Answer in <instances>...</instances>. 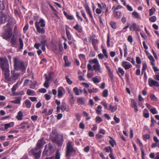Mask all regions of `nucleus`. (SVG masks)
Instances as JSON below:
<instances>
[{"label": "nucleus", "instance_id": "40", "mask_svg": "<svg viewBox=\"0 0 159 159\" xmlns=\"http://www.w3.org/2000/svg\"><path fill=\"white\" fill-rule=\"evenodd\" d=\"M150 97L152 101H157L158 99L154 95L151 94Z\"/></svg>", "mask_w": 159, "mask_h": 159}, {"label": "nucleus", "instance_id": "29", "mask_svg": "<svg viewBox=\"0 0 159 159\" xmlns=\"http://www.w3.org/2000/svg\"><path fill=\"white\" fill-rule=\"evenodd\" d=\"M89 93H97L98 90L97 88H93L92 89H89L88 90Z\"/></svg>", "mask_w": 159, "mask_h": 159}, {"label": "nucleus", "instance_id": "19", "mask_svg": "<svg viewBox=\"0 0 159 159\" xmlns=\"http://www.w3.org/2000/svg\"><path fill=\"white\" fill-rule=\"evenodd\" d=\"M61 109L63 111H69L68 109H66V105L65 103H62L61 107Z\"/></svg>", "mask_w": 159, "mask_h": 159}, {"label": "nucleus", "instance_id": "30", "mask_svg": "<svg viewBox=\"0 0 159 159\" xmlns=\"http://www.w3.org/2000/svg\"><path fill=\"white\" fill-rule=\"evenodd\" d=\"M102 108V107L100 105H98L97 107V109L96 110V113L100 115L101 114V110Z\"/></svg>", "mask_w": 159, "mask_h": 159}, {"label": "nucleus", "instance_id": "52", "mask_svg": "<svg viewBox=\"0 0 159 159\" xmlns=\"http://www.w3.org/2000/svg\"><path fill=\"white\" fill-rule=\"evenodd\" d=\"M133 106L134 107L135 109V111L137 112L138 111V109L137 108V103L135 102H133Z\"/></svg>", "mask_w": 159, "mask_h": 159}, {"label": "nucleus", "instance_id": "62", "mask_svg": "<svg viewBox=\"0 0 159 159\" xmlns=\"http://www.w3.org/2000/svg\"><path fill=\"white\" fill-rule=\"evenodd\" d=\"M96 136L99 139H101L103 137V136L102 135H101L100 133H99L98 134H97L96 135Z\"/></svg>", "mask_w": 159, "mask_h": 159}, {"label": "nucleus", "instance_id": "21", "mask_svg": "<svg viewBox=\"0 0 159 159\" xmlns=\"http://www.w3.org/2000/svg\"><path fill=\"white\" fill-rule=\"evenodd\" d=\"M117 105H116L114 106H112L111 105L109 106V109L111 110L112 112H114L117 110Z\"/></svg>", "mask_w": 159, "mask_h": 159}, {"label": "nucleus", "instance_id": "1", "mask_svg": "<svg viewBox=\"0 0 159 159\" xmlns=\"http://www.w3.org/2000/svg\"><path fill=\"white\" fill-rule=\"evenodd\" d=\"M55 150V148L50 143L47 144L45 146V148L43 153V155L44 156H49L52 154Z\"/></svg>", "mask_w": 159, "mask_h": 159}, {"label": "nucleus", "instance_id": "10", "mask_svg": "<svg viewBox=\"0 0 159 159\" xmlns=\"http://www.w3.org/2000/svg\"><path fill=\"white\" fill-rule=\"evenodd\" d=\"M17 38L16 35L14 34L11 39V45L14 47H16Z\"/></svg>", "mask_w": 159, "mask_h": 159}, {"label": "nucleus", "instance_id": "7", "mask_svg": "<svg viewBox=\"0 0 159 159\" xmlns=\"http://www.w3.org/2000/svg\"><path fill=\"white\" fill-rule=\"evenodd\" d=\"M4 76L5 78L4 81L5 82L9 83V82L10 81L9 69L8 70H4ZM8 85L9 87L10 86V84L9 83H8Z\"/></svg>", "mask_w": 159, "mask_h": 159}, {"label": "nucleus", "instance_id": "41", "mask_svg": "<svg viewBox=\"0 0 159 159\" xmlns=\"http://www.w3.org/2000/svg\"><path fill=\"white\" fill-rule=\"evenodd\" d=\"M155 11V9L152 7L151 9H150L149 10V16H151Z\"/></svg>", "mask_w": 159, "mask_h": 159}, {"label": "nucleus", "instance_id": "16", "mask_svg": "<svg viewBox=\"0 0 159 159\" xmlns=\"http://www.w3.org/2000/svg\"><path fill=\"white\" fill-rule=\"evenodd\" d=\"M12 75L11 77V78L14 80H17L19 76L20 75L19 73H15L14 72L12 73L11 72Z\"/></svg>", "mask_w": 159, "mask_h": 159}, {"label": "nucleus", "instance_id": "49", "mask_svg": "<svg viewBox=\"0 0 159 159\" xmlns=\"http://www.w3.org/2000/svg\"><path fill=\"white\" fill-rule=\"evenodd\" d=\"M63 95V93L62 90L61 89H58V97L59 98H61V97Z\"/></svg>", "mask_w": 159, "mask_h": 159}, {"label": "nucleus", "instance_id": "39", "mask_svg": "<svg viewBox=\"0 0 159 159\" xmlns=\"http://www.w3.org/2000/svg\"><path fill=\"white\" fill-rule=\"evenodd\" d=\"M60 155L58 150H57L56 152L55 159H60Z\"/></svg>", "mask_w": 159, "mask_h": 159}, {"label": "nucleus", "instance_id": "42", "mask_svg": "<svg viewBox=\"0 0 159 159\" xmlns=\"http://www.w3.org/2000/svg\"><path fill=\"white\" fill-rule=\"evenodd\" d=\"M105 150L106 152H108L109 151H110L111 153L112 152V150L110 146L105 148Z\"/></svg>", "mask_w": 159, "mask_h": 159}, {"label": "nucleus", "instance_id": "48", "mask_svg": "<svg viewBox=\"0 0 159 159\" xmlns=\"http://www.w3.org/2000/svg\"><path fill=\"white\" fill-rule=\"evenodd\" d=\"M157 20L156 17L155 16H153L149 18V20L150 21L152 22H155Z\"/></svg>", "mask_w": 159, "mask_h": 159}, {"label": "nucleus", "instance_id": "14", "mask_svg": "<svg viewBox=\"0 0 159 159\" xmlns=\"http://www.w3.org/2000/svg\"><path fill=\"white\" fill-rule=\"evenodd\" d=\"M130 30L131 31L135 30L136 31H140V28L139 26L137 25L135 23L133 24L130 27Z\"/></svg>", "mask_w": 159, "mask_h": 159}, {"label": "nucleus", "instance_id": "32", "mask_svg": "<svg viewBox=\"0 0 159 159\" xmlns=\"http://www.w3.org/2000/svg\"><path fill=\"white\" fill-rule=\"evenodd\" d=\"M19 42L20 43V47H19V49L20 50H21L22 49L23 47V41L22 40V39L20 38L19 39Z\"/></svg>", "mask_w": 159, "mask_h": 159}, {"label": "nucleus", "instance_id": "34", "mask_svg": "<svg viewBox=\"0 0 159 159\" xmlns=\"http://www.w3.org/2000/svg\"><path fill=\"white\" fill-rule=\"evenodd\" d=\"M20 99L19 98H17L15 100L12 101L11 102L15 104H20Z\"/></svg>", "mask_w": 159, "mask_h": 159}, {"label": "nucleus", "instance_id": "20", "mask_svg": "<svg viewBox=\"0 0 159 159\" xmlns=\"http://www.w3.org/2000/svg\"><path fill=\"white\" fill-rule=\"evenodd\" d=\"M109 137L111 139V140H109V142L110 144L112 147H114V145L116 144V143L115 140L113 139V138L109 136Z\"/></svg>", "mask_w": 159, "mask_h": 159}, {"label": "nucleus", "instance_id": "11", "mask_svg": "<svg viewBox=\"0 0 159 159\" xmlns=\"http://www.w3.org/2000/svg\"><path fill=\"white\" fill-rule=\"evenodd\" d=\"M35 24L37 31L39 33L43 34L45 33V30L43 28H41L39 25V22H35Z\"/></svg>", "mask_w": 159, "mask_h": 159}, {"label": "nucleus", "instance_id": "58", "mask_svg": "<svg viewBox=\"0 0 159 159\" xmlns=\"http://www.w3.org/2000/svg\"><path fill=\"white\" fill-rule=\"evenodd\" d=\"M101 104L102 105L105 107V108L107 109V105L105 101H102L101 102Z\"/></svg>", "mask_w": 159, "mask_h": 159}, {"label": "nucleus", "instance_id": "56", "mask_svg": "<svg viewBox=\"0 0 159 159\" xmlns=\"http://www.w3.org/2000/svg\"><path fill=\"white\" fill-rule=\"evenodd\" d=\"M66 79L68 84H72L73 82L71 80H70L69 78L68 77L66 76Z\"/></svg>", "mask_w": 159, "mask_h": 159}, {"label": "nucleus", "instance_id": "60", "mask_svg": "<svg viewBox=\"0 0 159 159\" xmlns=\"http://www.w3.org/2000/svg\"><path fill=\"white\" fill-rule=\"evenodd\" d=\"M118 70L119 72L122 75H123L124 74V71L123 69L121 68H119Z\"/></svg>", "mask_w": 159, "mask_h": 159}, {"label": "nucleus", "instance_id": "27", "mask_svg": "<svg viewBox=\"0 0 159 159\" xmlns=\"http://www.w3.org/2000/svg\"><path fill=\"white\" fill-rule=\"evenodd\" d=\"M121 13L120 12L115 11L114 12V16L117 18H119L120 17Z\"/></svg>", "mask_w": 159, "mask_h": 159}, {"label": "nucleus", "instance_id": "24", "mask_svg": "<svg viewBox=\"0 0 159 159\" xmlns=\"http://www.w3.org/2000/svg\"><path fill=\"white\" fill-rule=\"evenodd\" d=\"M36 22H39V25L40 23V26L41 27H43L45 26V22L43 19H40L39 22L36 21Z\"/></svg>", "mask_w": 159, "mask_h": 159}, {"label": "nucleus", "instance_id": "51", "mask_svg": "<svg viewBox=\"0 0 159 159\" xmlns=\"http://www.w3.org/2000/svg\"><path fill=\"white\" fill-rule=\"evenodd\" d=\"M110 25L111 27L113 29H115L116 28V23L114 22H111L110 23Z\"/></svg>", "mask_w": 159, "mask_h": 159}, {"label": "nucleus", "instance_id": "38", "mask_svg": "<svg viewBox=\"0 0 159 159\" xmlns=\"http://www.w3.org/2000/svg\"><path fill=\"white\" fill-rule=\"evenodd\" d=\"M95 120L96 122L99 123L102 121V119L100 117L98 116L96 118Z\"/></svg>", "mask_w": 159, "mask_h": 159}, {"label": "nucleus", "instance_id": "4", "mask_svg": "<svg viewBox=\"0 0 159 159\" xmlns=\"http://www.w3.org/2000/svg\"><path fill=\"white\" fill-rule=\"evenodd\" d=\"M3 28L5 33L3 34V38L9 41L10 40V24L8 23Z\"/></svg>", "mask_w": 159, "mask_h": 159}, {"label": "nucleus", "instance_id": "13", "mask_svg": "<svg viewBox=\"0 0 159 159\" xmlns=\"http://www.w3.org/2000/svg\"><path fill=\"white\" fill-rule=\"evenodd\" d=\"M7 16L6 15L3 14L2 12L0 13V23H5L6 20Z\"/></svg>", "mask_w": 159, "mask_h": 159}, {"label": "nucleus", "instance_id": "63", "mask_svg": "<svg viewBox=\"0 0 159 159\" xmlns=\"http://www.w3.org/2000/svg\"><path fill=\"white\" fill-rule=\"evenodd\" d=\"M29 99L32 102L37 101V98L35 97H30Z\"/></svg>", "mask_w": 159, "mask_h": 159}, {"label": "nucleus", "instance_id": "18", "mask_svg": "<svg viewBox=\"0 0 159 159\" xmlns=\"http://www.w3.org/2000/svg\"><path fill=\"white\" fill-rule=\"evenodd\" d=\"M56 141L58 145L61 146L63 143V137L62 136H61L60 138H58V139H56Z\"/></svg>", "mask_w": 159, "mask_h": 159}, {"label": "nucleus", "instance_id": "64", "mask_svg": "<svg viewBox=\"0 0 159 159\" xmlns=\"http://www.w3.org/2000/svg\"><path fill=\"white\" fill-rule=\"evenodd\" d=\"M44 96L45 97V99L47 100H48L50 99V96L48 94H45Z\"/></svg>", "mask_w": 159, "mask_h": 159}, {"label": "nucleus", "instance_id": "2", "mask_svg": "<svg viewBox=\"0 0 159 159\" xmlns=\"http://www.w3.org/2000/svg\"><path fill=\"white\" fill-rule=\"evenodd\" d=\"M76 150L73 148V144L72 142L69 141L67 144L66 147V156L67 157L69 156L71 154L75 152Z\"/></svg>", "mask_w": 159, "mask_h": 159}, {"label": "nucleus", "instance_id": "25", "mask_svg": "<svg viewBox=\"0 0 159 159\" xmlns=\"http://www.w3.org/2000/svg\"><path fill=\"white\" fill-rule=\"evenodd\" d=\"M73 28L79 32L81 33L82 32V30L81 27L79 26L78 24L74 26Z\"/></svg>", "mask_w": 159, "mask_h": 159}, {"label": "nucleus", "instance_id": "43", "mask_svg": "<svg viewBox=\"0 0 159 159\" xmlns=\"http://www.w3.org/2000/svg\"><path fill=\"white\" fill-rule=\"evenodd\" d=\"M147 68V64L146 63H144L143 64V68L142 69V74H143V73L144 72L145 70Z\"/></svg>", "mask_w": 159, "mask_h": 159}, {"label": "nucleus", "instance_id": "33", "mask_svg": "<svg viewBox=\"0 0 159 159\" xmlns=\"http://www.w3.org/2000/svg\"><path fill=\"white\" fill-rule=\"evenodd\" d=\"M29 83H32V81L30 80H26L24 82V85L27 86L29 85Z\"/></svg>", "mask_w": 159, "mask_h": 159}, {"label": "nucleus", "instance_id": "12", "mask_svg": "<svg viewBox=\"0 0 159 159\" xmlns=\"http://www.w3.org/2000/svg\"><path fill=\"white\" fill-rule=\"evenodd\" d=\"M19 84V82L18 81L16 84H15L11 89L12 93L11 94L12 96H16L17 94V93L15 92V91L18 88V85Z\"/></svg>", "mask_w": 159, "mask_h": 159}, {"label": "nucleus", "instance_id": "23", "mask_svg": "<svg viewBox=\"0 0 159 159\" xmlns=\"http://www.w3.org/2000/svg\"><path fill=\"white\" fill-rule=\"evenodd\" d=\"M85 7L87 12L91 18L92 17V16L90 10L89 8L88 5H86L85 6Z\"/></svg>", "mask_w": 159, "mask_h": 159}, {"label": "nucleus", "instance_id": "61", "mask_svg": "<svg viewBox=\"0 0 159 159\" xmlns=\"http://www.w3.org/2000/svg\"><path fill=\"white\" fill-rule=\"evenodd\" d=\"M114 119L116 123H118L120 122V119L117 117L116 115H115L114 116Z\"/></svg>", "mask_w": 159, "mask_h": 159}, {"label": "nucleus", "instance_id": "57", "mask_svg": "<svg viewBox=\"0 0 159 159\" xmlns=\"http://www.w3.org/2000/svg\"><path fill=\"white\" fill-rule=\"evenodd\" d=\"M136 62L137 63L140 64L141 62V61L140 57H137L136 58Z\"/></svg>", "mask_w": 159, "mask_h": 159}, {"label": "nucleus", "instance_id": "53", "mask_svg": "<svg viewBox=\"0 0 159 159\" xmlns=\"http://www.w3.org/2000/svg\"><path fill=\"white\" fill-rule=\"evenodd\" d=\"M124 56L125 57H127V46L125 45V48L124 49Z\"/></svg>", "mask_w": 159, "mask_h": 159}, {"label": "nucleus", "instance_id": "22", "mask_svg": "<svg viewBox=\"0 0 159 159\" xmlns=\"http://www.w3.org/2000/svg\"><path fill=\"white\" fill-rule=\"evenodd\" d=\"M23 113L21 111H19L16 116V118L18 120H21L22 119Z\"/></svg>", "mask_w": 159, "mask_h": 159}, {"label": "nucleus", "instance_id": "45", "mask_svg": "<svg viewBox=\"0 0 159 159\" xmlns=\"http://www.w3.org/2000/svg\"><path fill=\"white\" fill-rule=\"evenodd\" d=\"M89 62L91 63H93L96 64H99L97 59L95 58L93 60H90Z\"/></svg>", "mask_w": 159, "mask_h": 159}, {"label": "nucleus", "instance_id": "50", "mask_svg": "<svg viewBox=\"0 0 159 159\" xmlns=\"http://www.w3.org/2000/svg\"><path fill=\"white\" fill-rule=\"evenodd\" d=\"M127 60L130 61L133 64H134L135 63L134 60L132 58L128 57L127 58Z\"/></svg>", "mask_w": 159, "mask_h": 159}, {"label": "nucleus", "instance_id": "31", "mask_svg": "<svg viewBox=\"0 0 159 159\" xmlns=\"http://www.w3.org/2000/svg\"><path fill=\"white\" fill-rule=\"evenodd\" d=\"M25 104L26 105V107L27 108H30L31 107V102H30L28 100H26L25 102Z\"/></svg>", "mask_w": 159, "mask_h": 159}, {"label": "nucleus", "instance_id": "36", "mask_svg": "<svg viewBox=\"0 0 159 159\" xmlns=\"http://www.w3.org/2000/svg\"><path fill=\"white\" fill-rule=\"evenodd\" d=\"M73 92L75 93L76 95H78L80 94V93L79 92V90L78 88L76 87H75L73 89Z\"/></svg>", "mask_w": 159, "mask_h": 159}, {"label": "nucleus", "instance_id": "9", "mask_svg": "<svg viewBox=\"0 0 159 159\" xmlns=\"http://www.w3.org/2000/svg\"><path fill=\"white\" fill-rule=\"evenodd\" d=\"M148 84L151 87L153 86L157 87L159 86V83L158 82L152 79L151 78H149L148 79Z\"/></svg>", "mask_w": 159, "mask_h": 159}, {"label": "nucleus", "instance_id": "6", "mask_svg": "<svg viewBox=\"0 0 159 159\" xmlns=\"http://www.w3.org/2000/svg\"><path fill=\"white\" fill-rule=\"evenodd\" d=\"M31 151L35 159H38L40 157L41 152L40 149L35 148L34 149H32Z\"/></svg>", "mask_w": 159, "mask_h": 159}, {"label": "nucleus", "instance_id": "46", "mask_svg": "<svg viewBox=\"0 0 159 159\" xmlns=\"http://www.w3.org/2000/svg\"><path fill=\"white\" fill-rule=\"evenodd\" d=\"M102 52L104 56L107 58H108V56L107 54L106 50L102 46Z\"/></svg>", "mask_w": 159, "mask_h": 159}, {"label": "nucleus", "instance_id": "28", "mask_svg": "<svg viewBox=\"0 0 159 159\" xmlns=\"http://www.w3.org/2000/svg\"><path fill=\"white\" fill-rule=\"evenodd\" d=\"M132 15L136 19H139L140 18L139 14L136 12L134 11L132 12Z\"/></svg>", "mask_w": 159, "mask_h": 159}, {"label": "nucleus", "instance_id": "35", "mask_svg": "<svg viewBox=\"0 0 159 159\" xmlns=\"http://www.w3.org/2000/svg\"><path fill=\"white\" fill-rule=\"evenodd\" d=\"M77 103L79 105L83 104L84 103V102L82 98H78L77 100Z\"/></svg>", "mask_w": 159, "mask_h": 159}, {"label": "nucleus", "instance_id": "3", "mask_svg": "<svg viewBox=\"0 0 159 159\" xmlns=\"http://www.w3.org/2000/svg\"><path fill=\"white\" fill-rule=\"evenodd\" d=\"M0 66L2 70L3 71L9 69V65L6 58H0Z\"/></svg>", "mask_w": 159, "mask_h": 159}, {"label": "nucleus", "instance_id": "54", "mask_svg": "<svg viewBox=\"0 0 159 159\" xmlns=\"http://www.w3.org/2000/svg\"><path fill=\"white\" fill-rule=\"evenodd\" d=\"M92 80L95 83H98L99 82L98 79L96 77H94L93 78Z\"/></svg>", "mask_w": 159, "mask_h": 159}, {"label": "nucleus", "instance_id": "44", "mask_svg": "<svg viewBox=\"0 0 159 159\" xmlns=\"http://www.w3.org/2000/svg\"><path fill=\"white\" fill-rule=\"evenodd\" d=\"M108 90L106 89H105L102 93L103 96L105 97H107L108 96Z\"/></svg>", "mask_w": 159, "mask_h": 159}, {"label": "nucleus", "instance_id": "15", "mask_svg": "<svg viewBox=\"0 0 159 159\" xmlns=\"http://www.w3.org/2000/svg\"><path fill=\"white\" fill-rule=\"evenodd\" d=\"M122 65L125 70L128 69L132 66L130 64L126 61H123Z\"/></svg>", "mask_w": 159, "mask_h": 159}, {"label": "nucleus", "instance_id": "5", "mask_svg": "<svg viewBox=\"0 0 159 159\" xmlns=\"http://www.w3.org/2000/svg\"><path fill=\"white\" fill-rule=\"evenodd\" d=\"M14 63L15 68L16 70L19 68L21 69L22 70H25V67L23 63L16 57H14Z\"/></svg>", "mask_w": 159, "mask_h": 159}, {"label": "nucleus", "instance_id": "47", "mask_svg": "<svg viewBox=\"0 0 159 159\" xmlns=\"http://www.w3.org/2000/svg\"><path fill=\"white\" fill-rule=\"evenodd\" d=\"M108 72L110 78H111V80L112 81L113 80V75L112 73L111 72V70H108Z\"/></svg>", "mask_w": 159, "mask_h": 159}, {"label": "nucleus", "instance_id": "17", "mask_svg": "<svg viewBox=\"0 0 159 159\" xmlns=\"http://www.w3.org/2000/svg\"><path fill=\"white\" fill-rule=\"evenodd\" d=\"M93 69L96 70V71H98L101 72V68L99 64H96L93 66Z\"/></svg>", "mask_w": 159, "mask_h": 159}, {"label": "nucleus", "instance_id": "8", "mask_svg": "<svg viewBox=\"0 0 159 159\" xmlns=\"http://www.w3.org/2000/svg\"><path fill=\"white\" fill-rule=\"evenodd\" d=\"M44 144V138H42L38 141L35 149L40 150V148L43 147Z\"/></svg>", "mask_w": 159, "mask_h": 159}, {"label": "nucleus", "instance_id": "37", "mask_svg": "<svg viewBox=\"0 0 159 159\" xmlns=\"http://www.w3.org/2000/svg\"><path fill=\"white\" fill-rule=\"evenodd\" d=\"M34 93V91L30 89H28L26 92L27 94L28 95H33Z\"/></svg>", "mask_w": 159, "mask_h": 159}, {"label": "nucleus", "instance_id": "59", "mask_svg": "<svg viewBox=\"0 0 159 159\" xmlns=\"http://www.w3.org/2000/svg\"><path fill=\"white\" fill-rule=\"evenodd\" d=\"M53 111L52 109H50L48 112H46V115L48 116L52 114V113Z\"/></svg>", "mask_w": 159, "mask_h": 159}, {"label": "nucleus", "instance_id": "26", "mask_svg": "<svg viewBox=\"0 0 159 159\" xmlns=\"http://www.w3.org/2000/svg\"><path fill=\"white\" fill-rule=\"evenodd\" d=\"M70 104L71 106H72L74 104L75 102V99H74V97L73 95L71 94L70 95Z\"/></svg>", "mask_w": 159, "mask_h": 159}, {"label": "nucleus", "instance_id": "55", "mask_svg": "<svg viewBox=\"0 0 159 159\" xmlns=\"http://www.w3.org/2000/svg\"><path fill=\"white\" fill-rule=\"evenodd\" d=\"M150 110V111L153 114H157V111L156 109L155 108L151 109Z\"/></svg>", "mask_w": 159, "mask_h": 159}]
</instances>
